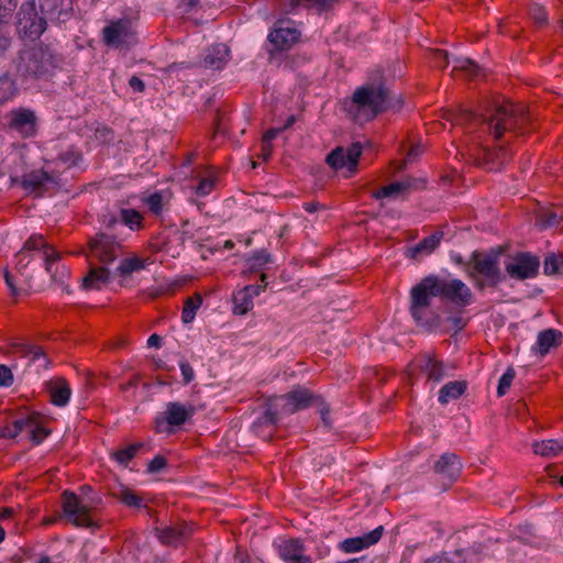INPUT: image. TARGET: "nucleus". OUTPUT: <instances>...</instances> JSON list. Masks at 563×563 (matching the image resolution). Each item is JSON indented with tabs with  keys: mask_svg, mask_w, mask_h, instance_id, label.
Returning <instances> with one entry per match:
<instances>
[{
	"mask_svg": "<svg viewBox=\"0 0 563 563\" xmlns=\"http://www.w3.org/2000/svg\"><path fill=\"white\" fill-rule=\"evenodd\" d=\"M143 201L148 207L150 211L155 214L159 216L163 211V197L159 192H154L143 199Z\"/></svg>",
	"mask_w": 563,
	"mask_h": 563,
	"instance_id": "47",
	"label": "nucleus"
},
{
	"mask_svg": "<svg viewBox=\"0 0 563 563\" xmlns=\"http://www.w3.org/2000/svg\"><path fill=\"white\" fill-rule=\"evenodd\" d=\"M19 420L21 423V433L26 432L29 435H31L34 432V430L36 429V423L38 422L36 415H31L26 418Z\"/></svg>",
	"mask_w": 563,
	"mask_h": 563,
	"instance_id": "53",
	"label": "nucleus"
},
{
	"mask_svg": "<svg viewBox=\"0 0 563 563\" xmlns=\"http://www.w3.org/2000/svg\"><path fill=\"white\" fill-rule=\"evenodd\" d=\"M300 31L287 20H278L268 34V42L276 51L290 49L300 38Z\"/></svg>",
	"mask_w": 563,
	"mask_h": 563,
	"instance_id": "16",
	"label": "nucleus"
},
{
	"mask_svg": "<svg viewBox=\"0 0 563 563\" xmlns=\"http://www.w3.org/2000/svg\"><path fill=\"white\" fill-rule=\"evenodd\" d=\"M202 305V296L199 292H195L192 296L186 298L183 303L181 321L185 324L192 322L196 317L198 309Z\"/></svg>",
	"mask_w": 563,
	"mask_h": 563,
	"instance_id": "38",
	"label": "nucleus"
},
{
	"mask_svg": "<svg viewBox=\"0 0 563 563\" xmlns=\"http://www.w3.org/2000/svg\"><path fill=\"white\" fill-rule=\"evenodd\" d=\"M145 446V442H135L114 452L113 456L120 464L128 465V463L136 455V453Z\"/></svg>",
	"mask_w": 563,
	"mask_h": 563,
	"instance_id": "43",
	"label": "nucleus"
},
{
	"mask_svg": "<svg viewBox=\"0 0 563 563\" xmlns=\"http://www.w3.org/2000/svg\"><path fill=\"white\" fill-rule=\"evenodd\" d=\"M122 253V245L114 235L103 232L97 233L88 241L86 256L88 262L108 265Z\"/></svg>",
	"mask_w": 563,
	"mask_h": 563,
	"instance_id": "8",
	"label": "nucleus"
},
{
	"mask_svg": "<svg viewBox=\"0 0 563 563\" xmlns=\"http://www.w3.org/2000/svg\"><path fill=\"white\" fill-rule=\"evenodd\" d=\"M278 554L287 563H312L305 554V545L299 539H287L278 544Z\"/></svg>",
	"mask_w": 563,
	"mask_h": 563,
	"instance_id": "22",
	"label": "nucleus"
},
{
	"mask_svg": "<svg viewBox=\"0 0 563 563\" xmlns=\"http://www.w3.org/2000/svg\"><path fill=\"white\" fill-rule=\"evenodd\" d=\"M539 261L527 253H519L506 264V272L511 278L526 279L537 275Z\"/></svg>",
	"mask_w": 563,
	"mask_h": 563,
	"instance_id": "18",
	"label": "nucleus"
},
{
	"mask_svg": "<svg viewBox=\"0 0 563 563\" xmlns=\"http://www.w3.org/2000/svg\"><path fill=\"white\" fill-rule=\"evenodd\" d=\"M62 65L63 57L57 49L51 44L40 43L19 54L16 71L25 80H47Z\"/></svg>",
	"mask_w": 563,
	"mask_h": 563,
	"instance_id": "3",
	"label": "nucleus"
},
{
	"mask_svg": "<svg viewBox=\"0 0 563 563\" xmlns=\"http://www.w3.org/2000/svg\"><path fill=\"white\" fill-rule=\"evenodd\" d=\"M432 58L434 65L438 67H445L449 64L448 53L441 49H434L432 52Z\"/></svg>",
	"mask_w": 563,
	"mask_h": 563,
	"instance_id": "61",
	"label": "nucleus"
},
{
	"mask_svg": "<svg viewBox=\"0 0 563 563\" xmlns=\"http://www.w3.org/2000/svg\"><path fill=\"white\" fill-rule=\"evenodd\" d=\"M176 427V402H168L167 410L155 418L157 433H172Z\"/></svg>",
	"mask_w": 563,
	"mask_h": 563,
	"instance_id": "33",
	"label": "nucleus"
},
{
	"mask_svg": "<svg viewBox=\"0 0 563 563\" xmlns=\"http://www.w3.org/2000/svg\"><path fill=\"white\" fill-rule=\"evenodd\" d=\"M213 10L207 0H178V20L200 25L212 19Z\"/></svg>",
	"mask_w": 563,
	"mask_h": 563,
	"instance_id": "15",
	"label": "nucleus"
},
{
	"mask_svg": "<svg viewBox=\"0 0 563 563\" xmlns=\"http://www.w3.org/2000/svg\"><path fill=\"white\" fill-rule=\"evenodd\" d=\"M146 265L147 260L145 258L135 255L131 257H125L120 261L118 267L115 268V274L125 278L131 276L133 273H137L144 269Z\"/></svg>",
	"mask_w": 563,
	"mask_h": 563,
	"instance_id": "36",
	"label": "nucleus"
},
{
	"mask_svg": "<svg viewBox=\"0 0 563 563\" xmlns=\"http://www.w3.org/2000/svg\"><path fill=\"white\" fill-rule=\"evenodd\" d=\"M196 407L192 405L189 406H178V428L189 421L190 417L195 413Z\"/></svg>",
	"mask_w": 563,
	"mask_h": 563,
	"instance_id": "54",
	"label": "nucleus"
},
{
	"mask_svg": "<svg viewBox=\"0 0 563 563\" xmlns=\"http://www.w3.org/2000/svg\"><path fill=\"white\" fill-rule=\"evenodd\" d=\"M529 14L531 20L539 26H542L548 22L545 9L540 4L533 3L530 7Z\"/></svg>",
	"mask_w": 563,
	"mask_h": 563,
	"instance_id": "48",
	"label": "nucleus"
},
{
	"mask_svg": "<svg viewBox=\"0 0 563 563\" xmlns=\"http://www.w3.org/2000/svg\"><path fill=\"white\" fill-rule=\"evenodd\" d=\"M434 291L457 305H468L472 298L471 289L460 279L441 278L439 276L430 275Z\"/></svg>",
	"mask_w": 563,
	"mask_h": 563,
	"instance_id": "11",
	"label": "nucleus"
},
{
	"mask_svg": "<svg viewBox=\"0 0 563 563\" xmlns=\"http://www.w3.org/2000/svg\"><path fill=\"white\" fill-rule=\"evenodd\" d=\"M449 119L465 126L470 135L465 154L475 165L488 170L498 169L511 158L510 151L504 145L492 150L490 141L523 133V125L529 120L525 107L510 101L494 102L481 117L464 109L451 113Z\"/></svg>",
	"mask_w": 563,
	"mask_h": 563,
	"instance_id": "1",
	"label": "nucleus"
},
{
	"mask_svg": "<svg viewBox=\"0 0 563 563\" xmlns=\"http://www.w3.org/2000/svg\"><path fill=\"white\" fill-rule=\"evenodd\" d=\"M515 369L512 367H509L504 375L499 379V384L497 387V394L498 396H504L507 390L510 388L511 383L515 378Z\"/></svg>",
	"mask_w": 563,
	"mask_h": 563,
	"instance_id": "49",
	"label": "nucleus"
},
{
	"mask_svg": "<svg viewBox=\"0 0 563 563\" xmlns=\"http://www.w3.org/2000/svg\"><path fill=\"white\" fill-rule=\"evenodd\" d=\"M185 181L188 184L184 188L191 189L198 196H207L214 189L217 176L210 167L200 165L191 170L190 179L186 177Z\"/></svg>",
	"mask_w": 563,
	"mask_h": 563,
	"instance_id": "17",
	"label": "nucleus"
},
{
	"mask_svg": "<svg viewBox=\"0 0 563 563\" xmlns=\"http://www.w3.org/2000/svg\"><path fill=\"white\" fill-rule=\"evenodd\" d=\"M121 221L131 230H141L143 228V214L135 209H121Z\"/></svg>",
	"mask_w": 563,
	"mask_h": 563,
	"instance_id": "44",
	"label": "nucleus"
},
{
	"mask_svg": "<svg viewBox=\"0 0 563 563\" xmlns=\"http://www.w3.org/2000/svg\"><path fill=\"white\" fill-rule=\"evenodd\" d=\"M438 297L430 276L421 279L410 290V313L415 321L423 327L432 328L439 323V317L432 309V300Z\"/></svg>",
	"mask_w": 563,
	"mask_h": 563,
	"instance_id": "4",
	"label": "nucleus"
},
{
	"mask_svg": "<svg viewBox=\"0 0 563 563\" xmlns=\"http://www.w3.org/2000/svg\"><path fill=\"white\" fill-rule=\"evenodd\" d=\"M229 47L224 44H217L210 47L203 58L205 67L221 69L229 60Z\"/></svg>",
	"mask_w": 563,
	"mask_h": 563,
	"instance_id": "30",
	"label": "nucleus"
},
{
	"mask_svg": "<svg viewBox=\"0 0 563 563\" xmlns=\"http://www.w3.org/2000/svg\"><path fill=\"white\" fill-rule=\"evenodd\" d=\"M453 73L461 74L468 79H476L482 76L479 66L468 58H457L454 60Z\"/></svg>",
	"mask_w": 563,
	"mask_h": 563,
	"instance_id": "37",
	"label": "nucleus"
},
{
	"mask_svg": "<svg viewBox=\"0 0 563 563\" xmlns=\"http://www.w3.org/2000/svg\"><path fill=\"white\" fill-rule=\"evenodd\" d=\"M167 464L165 456L156 455L147 465V471L150 473H158L161 472Z\"/></svg>",
	"mask_w": 563,
	"mask_h": 563,
	"instance_id": "58",
	"label": "nucleus"
},
{
	"mask_svg": "<svg viewBox=\"0 0 563 563\" xmlns=\"http://www.w3.org/2000/svg\"><path fill=\"white\" fill-rule=\"evenodd\" d=\"M5 118L8 120V129L19 134L22 139H30L36 135L38 118L34 110L24 107L14 108L7 113Z\"/></svg>",
	"mask_w": 563,
	"mask_h": 563,
	"instance_id": "10",
	"label": "nucleus"
},
{
	"mask_svg": "<svg viewBox=\"0 0 563 563\" xmlns=\"http://www.w3.org/2000/svg\"><path fill=\"white\" fill-rule=\"evenodd\" d=\"M362 155V145L360 143H353L346 150L342 146L335 147L327 156L328 165L334 170L346 167L349 174L347 177L354 175L357 170L358 159Z\"/></svg>",
	"mask_w": 563,
	"mask_h": 563,
	"instance_id": "14",
	"label": "nucleus"
},
{
	"mask_svg": "<svg viewBox=\"0 0 563 563\" xmlns=\"http://www.w3.org/2000/svg\"><path fill=\"white\" fill-rule=\"evenodd\" d=\"M10 352L18 353L22 357H27L35 362L40 356H44V351L38 345H33L27 342H13L10 344Z\"/></svg>",
	"mask_w": 563,
	"mask_h": 563,
	"instance_id": "39",
	"label": "nucleus"
},
{
	"mask_svg": "<svg viewBox=\"0 0 563 563\" xmlns=\"http://www.w3.org/2000/svg\"><path fill=\"white\" fill-rule=\"evenodd\" d=\"M84 161L81 151L75 145L68 146L66 150L58 153L56 158L52 161L55 169L62 168L63 170L71 167H78Z\"/></svg>",
	"mask_w": 563,
	"mask_h": 563,
	"instance_id": "29",
	"label": "nucleus"
},
{
	"mask_svg": "<svg viewBox=\"0 0 563 563\" xmlns=\"http://www.w3.org/2000/svg\"><path fill=\"white\" fill-rule=\"evenodd\" d=\"M97 263L89 262V271L82 277L81 287L85 290L96 289L99 290L110 283L112 273L107 265L97 266Z\"/></svg>",
	"mask_w": 563,
	"mask_h": 563,
	"instance_id": "25",
	"label": "nucleus"
},
{
	"mask_svg": "<svg viewBox=\"0 0 563 563\" xmlns=\"http://www.w3.org/2000/svg\"><path fill=\"white\" fill-rule=\"evenodd\" d=\"M40 9L43 14L64 21L73 10L71 0H40Z\"/></svg>",
	"mask_w": 563,
	"mask_h": 563,
	"instance_id": "28",
	"label": "nucleus"
},
{
	"mask_svg": "<svg viewBox=\"0 0 563 563\" xmlns=\"http://www.w3.org/2000/svg\"><path fill=\"white\" fill-rule=\"evenodd\" d=\"M563 450V444L556 440H545L533 443V452L544 457L558 455Z\"/></svg>",
	"mask_w": 563,
	"mask_h": 563,
	"instance_id": "41",
	"label": "nucleus"
},
{
	"mask_svg": "<svg viewBox=\"0 0 563 563\" xmlns=\"http://www.w3.org/2000/svg\"><path fill=\"white\" fill-rule=\"evenodd\" d=\"M41 256L47 273H52V266L59 261L60 254L49 245L42 234H32L15 254V267L23 274L34 256Z\"/></svg>",
	"mask_w": 563,
	"mask_h": 563,
	"instance_id": "6",
	"label": "nucleus"
},
{
	"mask_svg": "<svg viewBox=\"0 0 563 563\" xmlns=\"http://www.w3.org/2000/svg\"><path fill=\"white\" fill-rule=\"evenodd\" d=\"M474 274L478 276L477 284L481 288L494 287L500 280V271L497 256L478 254L473 255Z\"/></svg>",
	"mask_w": 563,
	"mask_h": 563,
	"instance_id": "13",
	"label": "nucleus"
},
{
	"mask_svg": "<svg viewBox=\"0 0 563 563\" xmlns=\"http://www.w3.org/2000/svg\"><path fill=\"white\" fill-rule=\"evenodd\" d=\"M383 526H379L376 529L372 530L371 532H367L361 537L347 538L343 540L339 544V548L345 553H354L362 551L363 549H366L377 543L383 536Z\"/></svg>",
	"mask_w": 563,
	"mask_h": 563,
	"instance_id": "24",
	"label": "nucleus"
},
{
	"mask_svg": "<svg viewBox=\"0 0 563 563\" xmlns=\"http://www.w3.org/2000/svg\"><path fill=\"white\" fill-rule=\"evenodd\" d=\"M51 434V430L43 427L40 421L36 423V429L30 435V439L34 445L41 444L48 435Z\"/></svg>",
	"mask_w": 563,
	"mask_h": 563,
	"instance_id": "52",
	"label": "nucleus"
},
{
	"mask_svg": "<svg viewBox=\"0 0 563 563\" xmlns=\"http://www.w3.org/2000/svg\"><path fill=\"white\" fill-rule=\"evenodd\" d=\"M421 371L426 374L428 380L438 383L444 378L445 366L441 361L430 354H424L421 356Z\"/></svg>",
	"mask_w": 563,
	"mask_h": 563,
	"instance_id": "32",
	"label": "nucleus"
},
{
	"mask_svg": "<svg viewBox=\"0 0 563 563\" xmlns=\"http://www.w3.org/2000/svg\"><path fill=\"white\" fill-rule=\"evenodd\" d=\"M21 433L20 420H14L11 424L4 426L0 429V438L14 439Z\"/></svg>",
	"mask_w": 563,
	"mask_h": 563,
	"instance_id": "50",
	"label": "nucleus"
},
{
	"mask_svg": "<svg viewBox=\"0 0 563 563\" xmlns=\"http://www.w3.org/2000/svg\"><path fill=\"white\" fill-rule=\"evenodd\" d=\"M58 184L57 177L46 170H33L24 175L22 186L24 189L43 195L51 186Z\"/></svg>",
	"mask_w": 563,
	"mask_h": 563,
	"instance_id": "21",
	"label": "nucleus"
},
{
	"mask_svg": "<svg viewBox=\"0 0 563 563\" xmlns=\"http://www.w3.org/2000/svg\"><path fill=\"white\" fill-rule=\"evenodd\" d=\"M562 264L563 260L560 256L552 254L544 260V273L556 274Z\"/></svg>",
	"mask_w": 563,
	"mask_h": 563,
	"instance_id": "51",
	"label": "nucleus"
},
{
	"mask_svg": "<svg viewBox=\"0 0 563 563\" xmlns=\"http://www.w3.org/2000/svg\"><path fill=\"white\" fill-rule=\"evenodd\" d=\"M562 216L551 209H542L537 214L536 224L540 229L553 228L560 224Z\"/></svg>",
	"mask_w": 563,
	"mask_h": 563,
	"instance_id": "42",
	"label": "nucleus"
},
{
	"mask_svg": "<svg viewBox=\"0 0 563 563\" xmlns=\"http://www.w3.org/2000/svg\"><path fill=\"white\" fill-rule=\"evenodd\" d=\"M119 499L128 507H141L142 497L129 488H123L118 494Z\"/></svg>",
	"mask_w": 563,
	"mask_h": 563,
	"instance_id": "46",
	"label": "nucleus"
},
{
	"mask_svg": "<svg viewBox=\"0 0 563 563\" xmlns=\"http://www.w3.org/2000/svg\"><path fill=\"white\" fill-rule=\"evenodd\" d=\"M63 511L65 517L78 528L99 529L100 525L90 516V507L82 504L78 496L69 490L63 493Z\"/></svg>",
	"mask_w": 563,
	"mask_h": 563,
	"instance_id": "9",
	"label": "nucleus"
},
{
	"mask_svg": "<svg viewBox=\"0 0 563 563\" xmlns=\"http://www.w3.org/2000/svg\"><path fill=\"white\" fill-rule=\"evenodd\" d=\"M158 539L166 544L172 543L176 538V530L172 527L164 529H156Z\"/></svg>",
	"mask_w": 563,
	"mask_h": 563,
	"instance_id": "59",
	"label": "nucleus"
},
{
	"mask_svg": "<svg viewBox=\"0 0 563 563\" xmlns=\"http://www.w3.org/2000/svg\"><path fill=\"white\" fill-rule=\"evenodd\" d=\"M335 0H278L283 13L292 12L298 5L317 8L318 10L329 9Z\"/></svg>",
	"mask_w": 563,
	"mask_h": 563,
	"instance_id": "34",
	"label": "nucleus"
},
{
	"mask_svg": "<svg viewBox=\"0 0 563 563\" xmlns=\"http://www.w3.org/2000/svg\"><path fill=\"white\" fill-rule=\"evenodd\" d=\"M261 285H249L245 286L243 289L239 290L233 295V302H234V312L238 314H245L250 310L253 309L254 303L253 299L254 297L258 296L261 291L265 290L267 283H266V275H261Z\"/></svg>",
	"mask_w": 563,
	"mask_h": 563,
	"instance_id": "19",
	"label": "nucleus"
},
{
	"mask_svg": "<svg viewBox=\"0 0 563 563\" xmlns=\"http://www.w3.org/2000/svg\"><path fill=\"white\" fill-rule=\"evenodd\" d=\"M467 384L464 380H454L445 384L439 391V401L446 405L451 400L461 397L466 390Z\"/></svg>",
	"mask_w": 563,
	"mask_h": 563,
	"instance_id": "35",
	"label": "nucleus"
},
{
	"mask_svg": "<svg viewBox=\"0 0 563 563\" xmlns=\"http://www.w3.org/2000/svg\"><path fill=\"white\" fill-rule=\"evenodd\" d=\"M102 43L115 49H129L137 43L134 21L130 18L111 20L101 31Z\"/></svg>",
	"mask_w": 563,
	"mask_h": 563,
	"instance_id": "7",
	"label": "nucleus"
},
{
	"mask_svg": "<svg viewBox=\"0 0 563 563\" xmlns=\"http://www.w3.org/2000/svg\"><path fill=\"white\" fill-rule=\"evenodd\" d=\"M19 92L15 80L8 74L0 76V104L12 100Z\"/></svg>",
	"mask_w": 563,
	"mask_h": 563,
	"instance_id": "40",
	"label": "nucleus"
},
{
	"mask_svg": "<svg viewBox=\"0 0 563 563\" xmlns=\"http://www.w3.org/2000/svg\"><path fill=\"white\" fill-rule=\"evenodd\" d=\"M95 136L102 143H109L113 140V131L108 126H98L95 131Z\"/></svg>",
	"mask_w": 563,
	"mask_h": 563,
	"instance_id": "57",
	"label": "nucleus"
},
{
	"mask_svg": "<svg viewBox=\"0 0 563 563\" xmlns=\"http://www.w3.org/2000/svg\"><path fill=\"white\" fill-rule=\"evenodd\" d=\"M462 470V463L454 453H444L434 465V472L443 481L444 487L455 482Z\"/></svg>",
	"mask_w": 563,
	"mask_h": 563,
	"instance_id": "20",
	"label": "nucleus"
},
{
	"mask_svg": "<svg viewBox=\"0 0 563 563\" xmlns=\"http://www.w3.org/2000/svg\"><path fill=\"white\" fill-rule=\"evenodd\" d=\"M562 333L554 329H547L539 332L537 336L536 345L532 346L531 351L541 357L547 355L551 347L559 346L561 344Z\"/></svg>",
	"mask_w": 563,
	"mask_h": 563,
	"instance_id": "26",
	"label": "nucleus"
},
{
	"mask_svg": "<svg viewBox=\"0 0 563 563\" xmlns=\"http://www.w3.org/2000/svg\"><path fill=\"white\" fill-rule=\"evenodd\" d=\"M442 236L443 234L441 232H435L424 238L421 242L407 251L408 256L413 260H419L422 256L431 254L439 246Z\"/></svg>",
	"mask_w": 563,
	"mask_h": 563,
	"instance_id": "31",
	"label": "nucleus"
},
{
	"mask_svg": "<svg viewBox=\"0 0 563 563\" xmlns=\"http://www.w3.org/2000/svg\"><path fill=\"white\" fill-rule=\"evenodd\" d=\"M420 181L412 177H406L402 180L391 183L374 191L372 197L379 200L384 198H398L407 195L419 187Z\"/></svg>",
	"mask_w": 563,
	"mask_h": 563,
	"instance_id": "23",
	"label": "nucleus"
},
{
	"mask_svg": "<svg viewBox=\"0 0 563 563\" xmlns=\"http://www.w3.org/2000/svg\"><path fill=\"white\" fill-rule=\"evenodd\" d=\"M389 91L385 86L382 75L358 87L352 97L344 101V110L347 117L364 123L373 120L385 110Z\"/></svg>",
	"mask_w": 563,
	"mask_h": 563,
	"instance_id": "2",
	"label": "nucleus"
},
{
	"mask_svg": "<svg viewBox=\"0 0 563 563\" xmlns=\"http://www.w3.org/2000/svg\"><path fill=\"white\" fill-rule=\"evenodd\" d=\"M14 378L9 366L0 364V386L10 387L13 385Z\"/></svg>",
	"mask_w": 563,
	"mask_h": 563,
	"instance_id": "55",
	"label": "nucleus"
},
{
	"mask_svg": "<svg viewBox=\"0 0 563 563\" xmlns=\"http://www.w3.org/2000/svg\"><path fill=\"white\" fill-rule=\"evenodd\" d=\"M47 390L51 396V401L57 407H64L68 404L71 396V389L68 382L58 377L47 383Z\"/></svg>",
	"mask_w": 563,
	"mask_h": 563,
	"instance_id": "27",
	"label": "nucleus"
},
{
	"mask_svg": "<svg viewBox=\"0 0 563 563\" xmlns=\"http://www.w3.org/2000/svg\"><path fill=\"white\" fill-rule=\"evenodd\" d=\"M18 0H0V24L8 23L18 8Z\"/></svg>",
	"mask_w": 563,
	"mask_h": 563,
	"instance_id": "45",
	"label": "nucleus"
},
{
	"mask_svg": "<svg viewBox=\"0 0 563 563\" xmlns=\"http://www.w3.org/2000/svg\"><path fill=\"white\" fill-rule=\"evenodd\" d=\"M11 45L10 36L0 29V57L9 49Z\"/></svg>",
	"mask_w": 563,
	"mask_h": 563,
	"instance_id": "63",
	"label": "nucleus"
},
{
	"mask_svg": "<svg viewBox=\"0 0 563 563\" xmlns=\"http://www.w3.org/2000/svg\"><path fill=\"white\" fill-rule=\"evenodd\" d=\"M129 86L137 92H143L145 89L144 82L137 76H132L129 80Z\"/></svg>",
	"mask_w": 563,
	"mask_h": 563,
	"instance_id": "64",
	"label": "nucleus"
},
{
	"mask_svg": "<svg viewBox=\"0 0 563 563\" xmlns=\"http://www.w3.org/2000/svg\"><path fill=\"white\" fill-rule=\"evenodd\" d=\"M312 396L306 389H296L287 395L276 396L269 400L265 415L258 419L255 427L274 426L280 416L291 415L311 405Z\"/></svg>",
	"mask_w": 563,
	"mask_h": 563,
	"instance_id": "5",
	"label": "nucleus"
},
{
	"mask_svg": "<svg viewBox=\"0 0 563 563\" xmlns=\"http://www.w3.org/2000/svg\"><path fill=\"white\" fill-rule=\"evenodd\" d=\"M184 384H189L195 378V371L188 363L180 364Z\"/></svg>",
	"mask_w": 563,
	"mask_h": 563,
	"instance_id": "62",
	"label": "nucleus"
},
{
	"mask_svg": "<svg viewBox=\"0 0 563 563\" xmlns=\"http://www.w3.org/2000/svg\"><path fill=\"white\" fill-rule=\"evenodd\" d=\"M46 20L36 12L34 0L25 1L18 12V27L27 37L35 40L46 30Z\"/></svg>",
	"mask_w": 563,
	"mask_h": 563,
	"instance_id": "12",
	"label": "nucleus"
},
{
	"mask_svg": "<svg viewBox=\"0 0 563 563\" xmlns=\"http://www.w3.org/2000/svg\"><path fill=\"white\" fill-rule=\"evenodd\" d=\"M251 261L253 268L262 267L266 263L271 262V255L265 250H261L254 253Z\"/></svg>",
	"mask_w": 563,
	"mask_h": 563,
	"instance_id": "56",
	"label": "nucleus"
},
{
	"mask_svg": "<svg viewBox=\"0 0 563 563\" xmlns=\"http://www.w3.org/2000/svg\"><path fill=\"white\" fill-rule=\"evenodd\" d=\"M4 280H5L8 288L10 289V294L12 297H18V296L22 295V289H20L15 286V284L13 282V276L8 269L4 271Z\"/></svg>",
	"mask_w": 563,
	"mask_h": 563,
	"instance_id": "60",
	"label": "nucleus"
}]
</instances>
